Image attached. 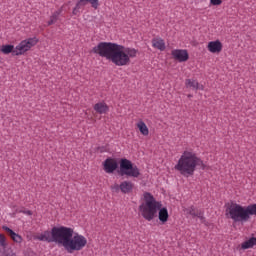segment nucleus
Returning a JSON list of instances; mask_svg holds the SVG:
<instances>
[{"mask_svg":"<svg viewBox=\"0 0 256 256\" xmlns=\"http://www.w3.org/2000/svg\"><path fill=\"white\" fill-rule=\"evenodd\" d=\"M61 13H63V9L61 8L53 12L50 16V20L48 21V25H54V23H57V21L59 20V15H61Z\"/></svg>","mask_w":256,"mask_h":256,"instance_id":"22","label":"nucleus"},{"mask_svg":"<svg viewBox=\"0 0 256 256\" xmlns=\"http://www.w3.org/2000/svg\"><path fill=\"white\" fill-rule=\"evenodd\" d=\"M171 55L174 59H176V61H179L180 63L189 60V53L187 50L175 49L172 50Z\"/></svg>","mask_w":256,"mask_h":256,"instance_id":"9","label":"nucleus"},{"mask_svg":"<svg viewBox=\"0 0 256 256\" xmlns=\"http://www.w3.org/2000/svg\"><path fill=\"white\" fill-rule=\"evenodd\" d=\"M255 245H256V237H251L248 240L241 243L240 249H242V251H245L247 249H253Z\"/></svg>","mask_w":256,"mask_h":256,"instance_id":"19","label":"nucleus"},{"mask_svg":"<svg viewBox=\"0 0 256 256\" xmlns=\"http://www.w3.org/2000/svg\"><path fill=\"white\" fill-rule=\"evenodd\" d=\"M136 127L137 129H139L141 135H143L144 137H147V135H149V127H147V124H145L143 120H140L136 124Z\"/></svg>","mask_w":256,"mask_h":256,"instance_id":"20","label":"nucleus"},{"mask_svg":"<svg viewBox=\"0 0 256 256\" xmlns=\"http://www.w3.org/2000/svg\"><path fill=\"white\" fill-rule=\"evenodd\" d=\"M3 256H17V255L15 254V252L10 251V252H4Z\"/></svg>","mask_w":256,"mask_h":256,"instance_id":"29","label":"nucleus"},{"mask_svg":"<svg viewBox=\"0 0 256 256\" xmlns=\"http://www.w3.org/2000/svg\"><path fill=\"white\" fill-rule=\"evenodd\" d=\"M20 213H24V215H33V212H31L30 210H22L20 211Z\"/></svg>","mask_w":256,"mask_h":256,"instance_id":"30","label":"nucleus"},{"mask_svg":"<svg viewBox=\"0 0 256 256\" xmlns=\"http://www.w3.org/2000/svg\"><path fill=\"white\" fill-rule=\"evenodd\" d=\"M223 4V0H210V5H213L214 7H219V5Z\"/></svg>","mask_w":256,"mask_h":256,"instance_id":"26","label":"nucleus"},{"mask_svg":"<svg viewBox=\"0 0 256 256\" xmlns=\"http://www.w3.org/2000/svg\"><path fill=\"white\" fill-rule=\"evenodd\" d=\"M111 189H112V191H113L114 193H119V191H121V185H119V184H113V185L111 186Z\"/></svg>","mask_w":256,"mask_h":256,"instance_id":"27","label":"nucleus"},{"mask_svg":"<svg viewBox=\"0 0 256 256\" xmlns=\"http://www.w3.org/2000/svg\"><path fill=\"white\" fill-rule=\"evenodd\" d=\"M81 7H83V6H79V2H77L75 8L72 11L73 15H77L79 13V9H81Z\"/></svg>","mask_w":256,"mask_h":256,"instance_id":"28","label":"nucleus"},{"mask_svg":"<svg viewBox=\"0 0 256 256\" xmlns=\"http://www.w3.org/2000/svg\"><path fill=\"white\" fill-rule=\"evenodd\" d=\"M87 3H90L91 7L93 9H97L99 7V0H79L78 1V7H85Z\"/></svg>","mask_w":256,"mask_h":256,"instance_id":"21","label":"nucleus"},{"mask_svg":"<svg viewBox=\"0 0 256 256\" xmlns=\"http://www.w3.org/2000/svg\"><path fill=\"white\" fill-rule=\"evenodd\" d=\"M1 53L4 55H9V53H13L15 51V46L13 45H2L0 48Z\"/></svg>","mask_w":256,"mask_h":256,"instance_id":"23","label":"nucleus"},{"mask_svg":"<svg viewBox=\"0 0 256 256\" xmlns=\"http://www.w3.org/2000/svg\"><path fill=\"white\" fill-rule=\"evenodd\" d=\"M158 219L162 225H165V223L169 221V210L167 207L161 206L160 209H158Z\"/></svg>","mask_w":256,"mask_h":256,"instance_id":"12","label":"nucleus"},{"mask_svg":"<svg viewBox=\"0 0 256 256\" xmlns=\"http://www.w3.org/2000/svg\"><path fill=\"white\" fill-rule=\"evenodd\" d=\"M185 85L188 89H192L194 91H204L205 88L203 85H200L197 80H191V79H186Z\"/></svg>","mask_w":256,"mask_h":256,"instance_id":"14","label":"nucleus"},{"mask_svg":"<svg viewBox=\"0 0 256 256\" xmlns=\"http://www.w3.org/2000/svg\"><path fill=\"white\" fill-rule=\"evenodd\" d=\"M184 213L186 215H191L192 217H198L199 219H201V221H203V219H204L203 212H201V210L195 209V207H193V206L185 208Z\"/></svg>","mask_w":256,"mask_h":256,"instance_id":"17","label":"nucleus"},{"mask_svg":"<svg viewBox=\"0 0 256 256\" xmlns=\"http://www.w3.org/2000/svg\"><path fill=\"white\" fill-rule=\"evenodd\" d=\"M197 167H205L203 160H201L193 150H184L174 166V169L179 171L180 175L189 177L194 175Z\"/></svg>","mask_w":256,"mask_h":256,"instance_id":"2","label":"nucleus"},{"mask_svg":"<svg viewBox=\"0 0 256 256\" xmlns=\"http://www.w3.org/2000/svg\"><path fill=\"white\" fill-rule=\"evenodd\" d=\"M63 227H53L51 231H44L36 236L38 241H46L47 243H57L61 245V238L63 235Z\"/></svg>","mask_w":256,"mask_h":256,"instance_id":"6","label":"nucleus"},{"mask_svg":"<svg viewBox=\"0 0 256 256\" xmlns=\"http://www.w3.org/2000/svg\"><path fill=\"white\" fill-rule=\"evenodd\" d=\"M94 111L99 113V115H105L109 113V106L105 102H98L94 105Z\"/></svg>","mask_w":256,"mask_h":256,"instance_id":"15","label":"nucleus"},{"mask_svg":"<svg viewBox=\"0 0 256 256\" xmlns=\"http://www.w3.org/2000/svg\"><path fill=\"white\" fill-rule=\"evenodd\" d=\"M143 197V201L139 205L140 214L145 221H153V219L157 217L159 209L163 207V204L161 201H157V199H155V197L149 192H145Z\"/></svg>","mask_w":256,"mask_h":256,"instance_id":"4","label":"nucleus"},{"mask_svg":"<svg viewBox=\"0 0 256 256\" xmlns=\"http://www.w3.org/2000/svg\"><path fill=\"white\" fill-rule=\"evenodd\" d=\"M0 247L7 249V237H5V234H0Z\"/></svg>","mask_w":256,"mask_h":256,"instance_id":"25","label":"nucleus"},{"mask_svg":"<svg viewBox=\"0 0 256 256\" xmlns=\"http://www.w3.org/2000/svg\"><path fill=\"white\" fill-rule=\"evenodd\" d=\"M39 43V39L37 37L28 38L25 40H22L14 49L13 55L19 56V55H25L27 51H31L32 47H35Z\"/></svg>","mask_w":256,"mask_h":256,"instance_id":"8","label":"nucleus"},{"mask_svg":"<svg viewBox=\"0 0 256 256\" xmlns=\"http://www.w3.org/2000/svg\"><path fill=\"white\" fill-rule=\"evenodd\" d=\"M191 97H193V95L192 94H188V98L191 99Z\"/></svg>","mask_w":256,"mask_h":256,"instance_id":"31","label":"nucleus"},{"mask_svg":"<svg viewBox=\"0 0 256 256\" xmlns=\"http://www.w3.org/2000/svg\"><path fill=\"white\" fill-rule=\"evenodd\" d=\"M60 245L64 247L67 253H74V251H81L87 247V238L79 233H75L73 228L64 226Z\"/></svg>","mask_w":256,"mask_h":256,"instance_id":"3","label":"nucleus"},{"mask_svg":"<svg viewBox=\"0 0 256 256\" xmlns=\"http://www.w3.org/2000/svg\"><path fill=\"white\" fill-rule=\"evenodd\" d=\"M246 213L248 215V221L251 219V215L256 216V204L246 206Z\"/></svg>","mask_w":256,"mask_h":256,"instance_id":"24","label":"nucleus"},{"mask_svg":"<svg viewBox=\"0 0 256 256\" xmlns=\"http://www.w3.org/2000/svg\"><path fill=\"white\" fill-rule=\"evenodd\" d=\"M105 173H113L117 171V161L113 158H108L103 163Z\"/></svg>","mask_w":256,"mask_h":256,"instance_id":"10","label":"nucleus"},{"mask_svg":"<svg viewBox=\"0 0 256 256\" xmlns=\"http://www.w3.org/2000/svg\"><path fill=\"white\" fill-rule=\"evenodd\" d=\"M120 175L137 179L141 175V171L133 162L123 158L120 160Z\"/></svg>","mask_w":256,"mask_h":256,"instance_id":"7","label":"nucleus"},{"mask_svg":"<svg viewBox=\"0 0 256 256\" xmlns=\"http://www.w3.org/2000/svg\"><path fill=\"white\" fill-rule=\"evenodd\" d=\"M152 47H154V49H158V51H165V40H163V38H153Z\"/></svg>","mask_w":256,"mask_h":256,"instance_id":"18","label":"nucleus"},{"mask_svg":"<svg viewBox=\"0 0 256 256\" xmlns=\"http://www.w3.org/2000/svg\"><path fill=\"white\" fill-rule=\"evenodd\" d=\"M92 53L111 61L116 67H125L131 59L137 57L135 48L125 47L113 42H100L92 49Z\"/></svg>","mask_w":256,"mask_h":256,"instance_id":"1","label":"nucleus"},{"mask_svg":"<svg viewBox=\"0 0 256 256\" xmlns=\"http://www.w3.org/2000/svg\"><path fill=\"white\" fill-rule=\"evenodd\" d=\"M2 229L8 233L9 237L12 239V241H14V243H23V237L15 233V231H13L11 228L3 226Z\"/></svg>","mask_w":256,"mask_h":256,"instance_id":"13","label":"nucleus"},{"mask_svg":"<svg viewBox=\"0 0 256 256\" xmlns=\"http://www.w3.org/2000/svg\"><path fill=\"white\" fill-rule=\"evenodd\" d=\"M207 49L210 53H221V51H223V43L219 40L210 41L207 45Z\"/></svg>","mask_w":256,"mask_h":256,"instance_id":"11","label":"nucleus"},{"mask_svg":"<svg viewBox=\"0 0 256 256\" xmlns=\"http://www.w3.org/2000/svg\"><path fill=\"white\" fill-rule=\"evenodd\" d=\"M135 187V184L131 181H123L120 184V191L121 193H124L125 195L131 193Z\"/></svg>","mask_w":256,"mask_h":256,"instance_id":"16","label":"nucleus"},{"mask_svg":"<svg viewBox=\"0 0 256 256\" xmlns=\"http://www.w3.org/2000/svg\"><path fill=\"white\" fill-rule=\"evenodd\" d=\"M226 217L232 219L234 223H247V206H242L237 203H230L226 205Z\"/></svg>","mask_w":256,"mask_h":256,"instance_id":"5","label":"nucleus"}]
</instances>
